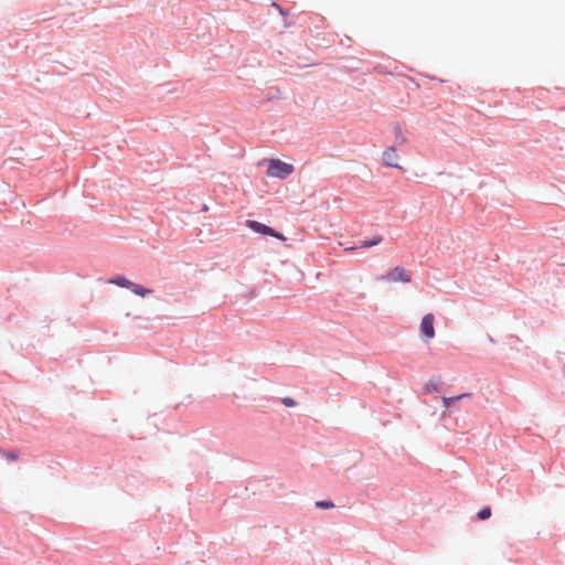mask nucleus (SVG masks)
<instances>
[{"label":"nucleus","mask_w":565,"mask_h":565,"mask_svg":"<svg viewBox=\"0 0 565 565\" xmlns=\"http://www.w3.org/2000/svg\"><path fill=\"white\" fill-rule=\"evenodd\" d=\"M435 317L433 313H427L423 317L419 331L423 341L428 342L435 337V327H434Z\"/></svg>","instance_id":"7ed1b4c3"},{"label":"nucleus","mask_w":565,"mask_h":565,"mask_svg":"<svg viewBox=\"0 0 565 565\" xmlns=\"http://www.w3.org/2000/svg\"><path fill=\"white\" fill-rule=\"evenodd\" d=\"M441 384V379L439 376L431 377L423 387L422 393L424 395L439 392V385Z\"/></svg>","instance_id":"6e6552de"},{"label":"nucleus","mask_w":565,"mask_h":565,"mask_svg":"<svg viewBox=\"0 0 565 565\" xmlns=\"http://www.w3.org/2000/svg\"><path fill=\"white\" fill-rule=\"evenodd\" d=\"M470 397V394L468 393H463V394H459L457 396H450V397H441V401H443V404L446 408H450L455 405V403L459 399H462V398H468Z\"/></svg>","instance_id":"9d476101"},{"label":"nucleus","mask_w":565,"mask_h":565,"mask_svg":"<svg viewBox=\"0 0 565 565\" xmlns=\"http://www.w3.org/2000/svg\"><path fill=\"white\" fill-rule=\"evenodd\" d=\"M491 516V509L490 507H484L478 512L479 520H487Z\"/></svg>","instance_id":"f8f14e48"},{"label":"nucleus","mask_w":565,"mask_h":565,"mask_svg":"<svg viewBox=\"0 0 565 565\" xmlns=\"http://www.w3.org/2000/svg\"><path fill=\"white\" fill-rule=\"evenodd\" d=\"M7 458H9L11 460H17L18 459V455L14 454V452H8L7 454Z\"/></svg>","instance_id":"dca6fc26"},{"label":"nucleus","mask_w":565,"mask_h":565,"mask_svg":"<svg viewBox=\"0 0 565 565\" xmlns=\"http://www.w3.org/2000/svg\"><path fill=\"white\" fill-rule=\"evenodd\" d=\"M129 290H131V292L134 295H136L138 297H141V298H145V297H147V296H149V295H151L153 292L152 289L147 288V287L140 285V284H136L134 281H132Z\"/></svg>","instance_id":"1a4fd4ad"},{"label":"nucleus","mask_w":565,"mask_h":565,"mask_svg":"<svg viewBox=\"0 0 565 565\" xmlns=\"http://www.w3.org/2000/svg\"><path fill=\"white\" fill-rule=\"evenodd\" d=\"M271 6H273L274 8H276V9L278 10L279 14H280V15H282L284 18H286V17L289 14L288 10H286V9H285L284 7H281L279 3H277V2H275V1H274V2L271 3Z\"/></svg>","instance_id":"4468645a"},{"label":"nucleus","mask_w":565,"mask_h":565,"mask_svg":"<svg viewBox=\"0 0 565 565\" xmlns=\"http://www.w3.org/2000/svg\"><path fill=\"white\" fill-rule=\"evenodd\" d=\"M107 282L125 289H129L132 284V281L125 275H115L109 278Z\"/></svg>","instance_id":"0eeeda50"},{"label":"nucleus","mask_w":565,"mask_h":565,"mask_svg":"<svg viewBox=\"0 0 565 565\" xmlns=\"http://www.w3.org/2000/svg\"><path fill=\"white\" fill-rule=\"evenodd\" d=\"M384 278L391 281L404 284L412 281V276L406 271V269L403 266L393 267L386 273Z\"/></svg>","instance_id":"20e7f679"},{"label":"nucleus","mask_w":565,"mask_h":565,"mask_svg":"<svg viewBox=\"0 0 565 565\" xmlns=\"http://www.w3.org/2000/svg\"><path fill=\"white\" fill-rule=\"evenodd\" d=\"M563 373H564V375H565V365H564V367H563Z\"/></svg>","instance_id":"a211bd4d"},{"label":"nucleus","mask_w":565,"mask_h":565,"mask_svg":"<svg viewBox=\"0 0 565 565\" xmlns=\"http://www.w3.org/2000/svg\"><path fill=\"white\" fill-rule=\"evenodd\" d=\"M281 402H282V405L286 407H294L297 404L296 401L291 397H284L281 399Z\"/></svg>","instance_id":"2eb2a0df"},{"label":"nucleus","mask_w":565,"mask_h":565,"mask_svg":"<svg viewBox=\"0 0 565 565\" xmlns=\"http://www.w3.org/2000/svg\"><path fill=\"white\" fill-rule=\"evenodd\" d=\"M315 505L318 508V509H331L334 507V503L330 500H320V501H317L315 503Z\"/></svg>","instance_id":"9b49d317"},{"label":"nucleus","mask_w":565,"mask_h":565,"mask_svg":"<svg viewBox=\"0 0 565 565\" xmlns=\"http://www.w3.org/2000/svg\"><path fill=\"white\" fill-rule=\"evenodd\" d=\"M265 162L267 164L266 174L270 178L285 180L295 171V167L291 163L278 158H268L265 159Z\"/></svg>","instance_id":"f257e3e1"},{"label":"nucleus","mask_w":565,"mask_h":565,"mask_svg":"<svg viewBox=\"0 0 565 565\" xmlns=\"http://www.w3.org/2000/svg\"><path fill=\"white\" fill-rule=\"evenodd\" d=\"M398 154L394 146L387 148L382 156V162L390 168H401L397 163Z\"/></svg>","instance_id":"39448f33"},{"label":"nucleus","mask_w":565,"mask_h":565,"mask_svg":"<svg viewBox=\"0 0 565 565\" xmlns=\"http://www.w3.org/2000/svg\"><path fill=\"white\" fill-rule=\"evenodd\" d=\"M292 24H294V22H292V21L288 22L287 20H285V26H290V25H292Z\"/></svg>","instance_id":"f3484780"},{"label":"nucleus","mask_w":565,"mask_h":565,"mask_svg":"<svg viewBox=\"0 0 565 565\" xmlns=\"http://www.w3.org/2000/svg\"><path fill=\"white\" fill-rule=\"evenodd\" d=\"M395 140L398 143H404L406 138L403 136L402 129L399 126L394 127Z\"/></svg>","instance_id":"ddd939ff"},{"label":"nucleus","mask_w":565,"mask_h":565,"mask_svg":"<svg viewBox=\"0 0 565 565\" xmlns=\"http://www.w3.org/2000/svg\"><path fill=\"white\" fill-rule=\"evenodd\" d=\"M245 226L250 230L252 232L256 233V234H259L264 237L266 236H270V237H275L277 239H280V241H285V236L281 232L277 231L276 228L267 225V224H264L259 221H256V220H246L245 222Z\"/></svg>","instance_id":"f03ea898"},{"label":"nucleus","mask_w":565,"mask_h":565,"mask_svg":"<svg viewBox=\"0 0 565 565\" xmlns=\"http://www.w3.org/2000/svg\"><path fill=\"white\" fill-rule=\"evenodd\" d=\"M383 242V236L381 235H374L372 237L363 238L358 242L355 246L352 247V249L358 248H370L373 246H376Z\"/></svg>","instance_id":"423d86ee"}]
</instances>
